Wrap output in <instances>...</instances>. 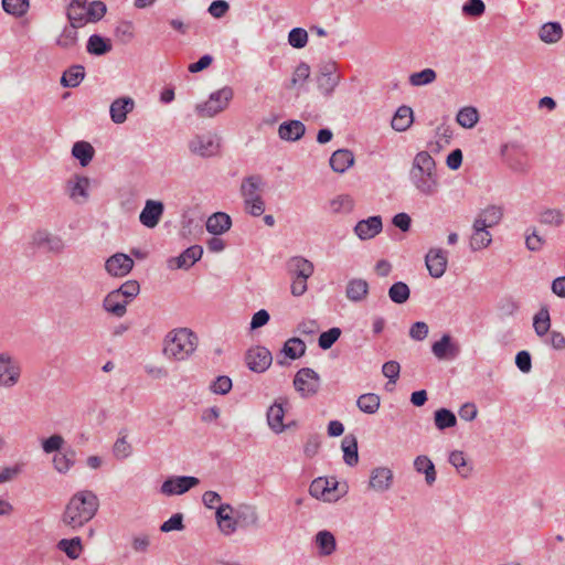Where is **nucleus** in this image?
I'll return each instance as SVG.
<instances>
[{
    "label": "nucleus",
    "mask_w": 565,
    "mask_h": 565,
    "mask_svg": "<svg viewBox=\"0 0 565 565\" xmlns=\"http://www.w3.org/2000/svg\"><path fill=\"white\" fill-rule=\"evenodd\" d=\"M425 263L430 276L440 278L447 269V253L441 248H430L425 257Z\"/></svg>",
    "instance_id": "13"
},
{
    "label": "nucleus",
    "mask_w": 565,
    "mask_h": 565,
    "mask_svg": "<svg viewBox=\"0 0 565 565\" xmlns=\"http://www.w3.org/2000/svg\"><path fill=\"white\" fill-rule=\"evenodd\" d=\"M135 102L131 97H120L110 105V118L115 124H122L127 119V114L132 111Z\"/></svg>",
    "instance_id": "21"
},
{
    "label": "nucleus",
    "mask_w": 565,
    "mask_h": 565,
    "mask_svg": "<svg viewBox=\"0 0 565 565\" xmlns=\"http://www.w3.org/2000/svg\"><path fill=\"white\" fill-rule=\"evenodd\" d=\"M54 469L60 473H67L75 463V451L57 452L53 457Z\"/></svg>",
    "instance_id": "40"
},
{
    "label": "nucleus",
    "mask_w": 565,
    "mask_h": 565,
    "mask_svg": "<svg viewBox=\"0 0 565 565\" xmlns=\"http://www.w3.org/2000/svg\"><path fill=\"white\" fill-rule=\"evenodd\" d=\"M414 469L418 473L425 475V481L428 486H431L437 478V472L433 461L425 455L417 456L414 460Z\"/></svg>",
    "instance_id": "30"
},
{
    "label": "nucleus",
    "mask_w": 565,
    "mask_h": 565,
    "mask_svg": "<svg viewBox=\"0 0 565 565\" xmlns=\"http://www.w3.org/2000/svg\"><path fill=\"white\" fill-rule=\"evenodd\" d=\"M341 330L340 328L333 327L328 331H324L320 334L318 343L319 347L323 350L330 349L340 338Z\"/></svg>",
    "instance_id": "54"
},
{
    "label": "nucleus",
    "mask_w": 565,
    "mask_h": 565,
    "mask_svg": "<svg viewBox=\"0 0 565 565\" xmlns=\"http://www.w3.org/2000/svg\"><path fill=\"white\" fill-rule=\"evenodd\" d=\"M412 172H436V163L429 152L420 151L416 154Z\"/></svg>",
    "instance_id": "43"
},
{
    "label": "nucleus",
    "mask_w": 565,
    "mask_h": 565,
    "mask_svg": "<svg viewBox=\"0 0 565 565\" xmlns=\"http://www.w3.org/2000/svg\"><path fill=\"white\" fill-rule=\"evenodd\" d=\"M89 186V179L86 177H79L75 175L74 179L68 181V190L71 198L74 200H78L79 198L82 201L87 200V189Z\"/></svg>",
    "instance_id": "37"
},
{
    "label": "nucleus",
    "mask_w": 565,
    "mask_h": 565,
    "mask_svg": "<svg viewBox=\"0 0 565 565\" xmlns=\"http://www.w3.org/2000/svg\"><path fill=\"white\" fill-rule=\"evenodd\" d=\"M436 79V72L431 68H425L409 76V83L413 86L430 84Z\"/></svg>",
    "instance_id": "53"
},
{
    "label": "nucleus",
    "mask_w": 565,
    "mask_h": 565,
    "mask_svg": "<svg viewBox=\"0 0 565 565\" xmlns=\"http://www.w3.org/2000/svg\"><path fill=\"white\" fill-rule=\"evenodd\" d=\"M340 76H324L320 74L317 76L318 87L324 95H330L338 86Z\"/></svg>",
    "instance_id": "58"
},
{
    "label": "nucleus",
    "mask_w": 565,
    "mask_h": 565,
    "mask_svg": "<svg viewBox=\"0 0 565 565\" xmlns=\"http://www.w3.org/2000/svg\"><path fill=\"white\" fill-rule=\"evenodd\" d=\"M203 254V249L199 245L191 246L186 248L181 255L178 257H172L168 260V267L171 269H181V268H190L193 266Z\"/></svg>",
    "instance_id": "15"
},
{
    "label": "nucleus",
    "mask_w": 565,
    "mask_h": 565,
    "mask_svg": "<svg viewBox=\"0 0 565 565\" xmlns=\"http://www.w3.org/2000/svg\"><path fill=\"white\" fill-rule=\"evenodd\" d=\"M369 292V285L364 279H352L347 286V297L351 301L363 300Z\"/></svg>",
    "instance_id": "39"
},
{
    "label": "nucleus",
    "mask_w": 565,
    "mask_h": 565,
    "mask_svg": "<svg viewBox=\"0 0 565 565\" xmlns=\"http://www.w3.org/2000/svg\"><path fill=\"white\" fill-rule=\"evenodd\" d=\"M394 482V472L391 468L380 466L371 469L367 489L375 493H384L391 490Z\"/></svg>",
    "instance_id": "7"
},
{
    "label": "nucleus",
    "mask_w": 565,
    "mask_h": 565,
    "mask_svg": "<svg viewBox=\"0 0 565 565\" xmlns=\"http://www.w3.org/2000/svg\"><path fill=\"white\" fill-rule=\"evenodd\" d=\"M486 11V6L482 0H468L463 7L462 12L467 17L478 18Z\"/></svg>",
    "instance_id": "59"
},
{
    "label": "nucleus",
    "mask_w": 565,
    "mask_h": 565,
    "mask_svg": "<svg viewBox=\"0 0 565 565\" xmlns=\"http://www.w3.org/2000/svg\"><path fill=\"white\" fill-rule=\"evenodd\" d=\"M183 527V516L181 513H177L161 524L160 531L168 533L171 531H181Z\"/></svg>",
    "instance_id": "63"
},
{
    "label": "nucleus",
    "mask_w": 565,
    "mask_h": 565,
    "mask_svg": "<svg viewBox=\"0 0 565 565\" xmlns=\"http://www.w3.org/2000/svg\"><path fill=\"white\" fill-rule=\"evenodd\" d=\"M64 443V438L61 435L55 434L42 441V449L45 454H52L54 451H58L63 447Z\"/></svg>",
    "instance_id": "61"
},
{
    "label": "nucleus",
    "mask_w": 565,
    "mask_h": 565,
    "mask_svg": "<svg viewBox=\"0 0 565 565\" xmlns=\"http://www.w3.org/2000/svg\"><path fill=\"white\" fill-rule=\"evenodd\" d=\"M491 216L492 217L489 220L481 216L475 220L470 237V247L472 250L484 249L491 244L492 236L488 230L499 222V217H497L495 214H491Z\"/></svg>",
    "instance_id": "4"
},
{
    "label": "nucleus",
    "mask_w": 565,
    "mask_h": 565,
    "mask_svg": "<svg viewBox=\"0 0 565 565\" xmlns=\"http://www.w3.org/2000/svg\"><path fill=\"white\" fill-rule=\"evenodd\" d=\"M57 548L66 554L71 559H77L83 553V544L81 537L62 539L57 543Z\"/></svg>",
    "instance_id": "35"
},
{
    "label": "nucleus",
    "mask_w": 565,
    "mask_h": 565,
    "mask_svg": "<svg viewBox=\"0 0 565 565\" xmlns=\"http://www.w3.org/2000/svg\"><path fill=\"white\" fill-rule=\"evenodd\" d=\"M409 288L405 282L398 281L391 286L388 289V296L395 303H404L409 298Z\"/></svg>",
    "instance_id": "49"
},
{
    "label": "nucleus",
    "mask_w": 565,
    "mask_h": 565,
    "mask_svg": "<svg viewBox=\"0 0 565 565\" xmlns=\"http://www.w3.org/2000/svg\"><path fill=\"white\" fill-rule=\"evenodd\" d=\"M342 450L344 462L349 466H355L359 461L358 441L352 435H348L342 440Z\"/></svg>",
    "instance_id": "38"
},
{
    "label": "nucleus",
    "mask_w": 565,
    "mask_h": 565,
    "mask_svg": "<svg viewBox=\"0 0 565 565\" xmlns=\"http://www.w3.org/2000/svg\"><path fill=\"white\" fill-rule=\"evenodd\" d=\"M332 212H350L354 209V200L348 194H341L331 202Z\"/></svg>",
    "instance_id": "57"
},
{
    "label": "nucleus",
    "mask_w": 565,
    "mask_h": 565,
    "mask_svg": "<svg viewBox=\"0 0 565 565\" xmlns=\"http://www.w3.org/2000/svg\"><path fill=\"white\" fill-rule=\"evenodd\" d=\"M128 302L135 299L139 291L140 286L137 280H127L118 289H116Z\"/></svg>",
    "instance_id": "56"
},
{
    "label": "nucleus",
    "mask_w": 565,
    "mask_h": 565,
    "mask_svg": "<svg viewBox=\"0 0 565 565\" xmlns=\"http://www.w3.org/2000/svg\"><path fill=\"white\" fill-rule=\"evenodd\" d=\"M294 386L301 397L313 396L320 388V376L312 369H300L295 375Z\"/></svg>",
    "instance_id": "6"
},
{
    "label": "nucleus",
    "mask_w": 565,
    "mask_h": 565,
    "mask_svg": "<svg viewBox=\"0 0 565 565\" xmlns=\"http://www.w3.org/2000/svg\"><path fill=\"white\" fill-rule=\"evenodd\" d=\"M315 543L320 556H329L337 550L334 535L327 530L319 531L315 536Z\"/></svg>",
    "instance_id": "27"
},
{
    "label": "nucleus",
    "mask_w": 565,
    "mask_h": 565,
    "mask_svg": "<svg viewBox=\"0 0 565 565\" xmlns=\"http://www.w3.org/2000/svg\"><path fill=\"white\" fill-rule=\"evenodd\" d=\"M32 244L35 247L52 254H61L65 248V244L60 236L53 235L44 230L36 231L32 235Z\"/></svg>",
    "instance_id": "10"
},
{
    "label": "nucleus",
    "mask_w": 565,
    "mask_h": 565,
    "mask_svg": "<svg viewBox=\"0 0 565 565\" xmlns=\"http://www.w3.org/2000/svg\"><path fill=\"white\" fill-rule=\"evenodd\" d=\"M507 158L510 167L516 171H524L529 167L527 152L522 146L511 145L508 147Z\"/></svg>",
    "instance_id": "26"
},
{
    "label": "nucleus",
    "mask_w": 565,
    "mask_h": 565,
    "mask_svg": "<svg viewBox=\"0 0 565 565\" xmlns=\"http://www.w3.org/2000/svg\"><path fill=\"white\" fill-rule=\"evenodd\" d=\"M72 154L82 167H86L93 160L95 154L94 147L87 141H76L72 148Z\"/></svg>",
    "instance_id": "33"
},
{
    "label": "nucleus",
    "mask_w": 565,
    "mask_h": 565,
    "mask_svg": "<svg viewBox=\"0 0 565 565\" xmlns=\"http://www.w3.org/2000/svg\"><path fill=\"white\" fill-rule=\"evenodd\" d=\"M544 243H545L544 237L542 235H540L535 228H533L532 232L526 234V236H525L526 248L531 252L541 250Z\"/></svg>",
    "instance_id": "62"
},
{
    "label": "nucleus",
    "mask_w": 565,
    "mask_h": 565,
    "mask_svg": "<svg viewBox=\"0 0 565 565\" xmlns=\"http://www.w3.org/2000/svg\"><path fill=\"white\" fill-rule=\"evenodd\" d=\"M20 362L9 353H0V387L11 388L21 377Z\"/></svg>",
    "instance_id": "5"
},
{
    "label": "nucleus",
    "mask_w": 565,
    "mask_h": 565,
    "mask_svg": "<svg viewBox=\"0 0 565 565\" xmlns=\"http://www.w3.org/2000/svg\"><path fill=\"white\" fill-rule=\"evenodd\" d=\"M449 462L462 478L470 477L472 465L467 460L462 451L455 450L450 452Z\"/></svg>",
    "instance_id": "36"
},
{
    "label": "nucleus",
    "mask_w": 565,
    "mask_h": 565,
    "mask_svg": "<svg viewBox=\"0 0 565 565\" xmlns=\"http://www.w3.org/2000/svg\"><path fill=\"white\" fill-rule=\"evenodd\" d=\"M198 347L196 335L188 328L173 329L163 340L162 353L173 361H185Z\"/></svg>",
    "instance_id": "2"
},
{
    "label": "nucleus",
    "mask_w": 565,
    "mask_h": 565,
    "mask_svg": "<svg viewBox=\"0 0 565 565\" xmlns=\"http://www.w3.org/2000/svg\"><path fill=\"white\" fill-rule=\"evenodd\" d=\"M87 51L93 55H104L111 51V43L100 35L93 34L88 39Z\"/></svg>",
    "instance_id": "44"
},
{
    "label": "nucleus",
    "mask_w": 565,
    "mask_h": 565,
    "mask_svg": "<svg viewBox=\"0 0 565 565\" xmlns=\"http://www.w3.org/2000/svg\"><path fill=\"white\" fill-rule=\"evenodd\" d=\"M232 226L230 214H211L206 220V230L214 235L223 234Z\"/></svg>",
    "instance_id": "31"
},
{
    "label": "nucleus",
    "mask_w": 565,
    "mask_h": 565,
    "mask_svg": "<svg viewBox=\"0 0 565 565\" xmlns=\"http://www.w3.org/2000/svg\"><path fill=\"white\" fill-rule=\"evenodd\" d=\"M356 406L362 413L373 415L380 409L381 397L375 393L362 394L356 399Z\"/></svg>",
    "instance_id": "34"
},
{
    "label": "nucleus",
    "mask_w": 565,
    "mask_h": 565,
    "mask_svg": "<svg viewBox=\"0 0 565 565\" xmlns=\"http://www.w3.org/2000/svg\"><path fill=\"white\" fill-rule=\"evenodd\" d=\"M106 13V6L102 1H94L87 7V22L99 21Z\"/></svg>",
    "instance_id": "60"
},
{
    "label": "nucleus",
    "mask_w": 565,
    "mask_h": 565,
    "mask_svg": "<svg viewBox=\"0 0 565 565\" xmlns=\"http://www.w3.org/2000/svg\"><path fill=\"white\" fill-rule=\"evenodd\" d=\"M382 220L379 215H373L366 220L360 221L354 232L360 239H370L375 237L382 231Z\"/></svg>",
    "instance_id": "19"
},
{
    "label": "nucleus",
    "mask_w": 565,
    "mask_h": 565,
    "mask_svg": "<svg viewBox=\"0 0 565 565\" xmlns=\"http://www.w3.org/2000/svg\"><path fill=\"white\" fill-rule=\"evenodd\" d=\"M260 184V177H248L242 183V193L245 198L246 205H250L253 210H259L263 212L265 209V203L259 195Z\"/></svg>",
    "instance_id": "9"
},
{
    "label": "nucleus",
    "mask_w": 565,
    "mask_h": 565,
    "mask_svg": "<svg viewBox=\"0 0 565 565\" xmlns=\"http://www.w3.org/2000/svg\"><path fill=\"white\" fill-rule=\"evenodd\" d=\"M288 42L295 49H302L308 42V33L302 28H295L288 34Z\"/></svg>",
    "instance_id": "55"
},
{
    "label": "nucleus",
    "mask_w": 565,
    "mask_h": 565,
    "mask_svg": "<svg viewBox=\"0 0 565 565\" xmlns=\"http://www.w3.org/2000/svg\"><path fill=\"white\" fill-rule=\"evenodd\" d=\"M3 10L14 17H22L29 9V0H2Z\"/></svg>",
    "instance_id": "50"
},
{
    "label": "nucleus",
    "mask_w": 565,
    "mask_h": 565,
    "mask_svg": "<svg viewBox=\"0 0 565 565\" xmlns=\"http://www.w3.org/2000/svg\"><path fill=\"white\" fill-rule=\"evenodd\" d=\"M288 271L292 277L309 278L313 274V264L303 257H292L287 263Z\"/></svg>",
    "instance_id": "28"
},
{
    "label": "nucleus",
    "mask_w": 565,
    "mask_h": 565,
    "mask_svg": "<svg viewBox=\"0 0 565 565\" xmlns=\"http://www.w3.org/2000/svg\"><path fill=\"white\" fill-rule=\"evenodd\" d=\"M285 414L286 411L284 408L282 402L276 401L273 405L269 406L266 414L267 424L275 434H281L291 426V424H284Z\"/></svg>",
    "instance_id": "17"
},
{
    "label": "nucleus",
    "mask_w": 565,
    "mask_h": 565,
    "mask_svg": "<svg viewBox=\"0 0 565 565\" xmlns=\"http://www.w3.org/2000/svg\"><path fill=\"white\" fill-rule=\"evenodd\" d=\"M562 34L563 29L557 22H547L543 24L539 32L540 39L545 43L557 42L562 38Z\"/></svg>",
    "instance_id": "41"
},
{
    "label": "nucleus",
    "mask_w": 565,
    "mask_h": 565,
    "mask_svg": "<svg viewBox=\"0 0 565 565\" xmlns=\"http://www.w3.org/2000/svg\"><path fill=\"white\" fill-rule=\"evenodd\" d=\"M479 120L477 108L467 106L461 108L457 114V122L463 128H472Z\"/></svg>",
    "instance_id": "45"
},
{
    "label": "nucleus",
    "mask_w": 565,
    "mask_h": 565,
    "mask_svg": "<svg viewBox=\"0 0 565 565\" xmlns=\"http://www.w3.org/2000/svg\"><path fill=\"white\" fill-rule=\"evenodd\" d=\"M191 152L201 157H211L217 153L218 143L210 135L195 136L189 142Z\"/></svg>",
    "instance_id": "16"
},
{
    "label": "nucleus",
    "mask_w": 565,
    "mask_h": 565,
    "mask_svg": "<svg viewBox=\"0 0 565 565\" xmlns=\"http://www.w3.org/2000/svg\"><path fill=\"white\" fill-rule=\"evenodd\" d=\"M70 23L75 28H81L87 23V1L73 0L67 9Z\"/></svg>",
    "instance_id": "23"
},
{
    "label": "nucleus",
    "mask_w": 565,
    "mask_h": 565,
    "mask_svg": "<svg viewBox=\"0 0 565 565\" xmlns=\"http://www.w3.org/2000/svg\"><path fill=\"white\" fill-rule=\"evenodd\" d=\"M533 327H534L535 333L539 337L542 338L547 334V332L551 328V319H550V313H548L547 309H542L534 316Z\"/></svg>",
    "instance_id": "46"
},
{
    "label": "nucleus",
    "mask_w": 565,
    "mask_h": 565,
    "mask_svg": "<svg viewBox=\"0 0 565 565\" xmlns=\"http://www.w3.org/2000/svg\"><path fill=\"white\" fill-rule=\"evenodd\" d=\"M77 29L78 28H75L72 24L66 26L56 41L57 45L63 49H70L74 46L77 42Z\"/></svg>",
    "instance_id": "52"
},
{
    "label": "nucleus",
    "mask_w": 565,
    "mask_h": 565,
    "mask_svg": "<svg viewBox=\"0 0 565 565\" xmlns=\"http://www.w3.org/2000/svg\"><path fill=\"white\" fill-rule=\"evenodd\" d=\"M234 510L230 504H221L216 509V521L220 531L225 535L233 534L237 529V521L235 520Z\"/></svg>",
    "instance_id": "18"
},
{
    "label": "nucleus",
    "mask_w": 565,
    "mask_h": 565,
    "mask_svg": "<svg viewBox=\"0 0 565 565\" xmlns=\"http://www.w3.org/2000/svg\"><path fill=\"white\" fill-rule=\"evenodd\" d=\"M337 486L338 482L334 480L317 478L311 482L309 492L316 499L322 500L324 502H333L339 498L337 493Z\"/></svg>",
    "instance_id": "11"
},
{
    "label": "nucleus",
    "mask_w": 565,
    "mask_h": 565,
    "mask_svg": "<svg viewBox=\"0 0 565 565\" xmlns=\"http://www.w3.org/2000/svg\"><path fill=\"white\" fill-rule=\"evenodd\" d=\"M457 418L452 412L446 408H440L435 412V425L438 429L443 430L456 426Z\"/></svg>",
    "instance_id": "48"
},
{
    "label": "nucleus",
    "mask_w": 565,
    "mask_h": 565,
    "mask_svg": "<svg viewBox=\"0 0 565 565\" xmlns=\"http://www.w3.org/2000/svg\"><path fill=\"white\" fill-rule=\"evenodd\" d=\"M129 302L118 294V291L113 290L107 294V296L103 300V308L108 313L121 318L127 312V305Z\"/></svg>",
    "instance_id": "20"
},
{
    "label": "nucleus",
    "mask_w": 565,
    "mask_h": 565,
    "mask_svg": "<svg viewBox=\"0 0 565 565\" xmlns=\"http://www.w3.org/2000/svg\"><path fill=\"white\" fill-rule=\"evenodd\" d=\"M232 388V380L228 376H218L211 384V390L215 394H227Z\"/></svg>",
    "instance_id": "64"
},
{
    "label": "nucleus",
    "mask_w": 565,
    "mask_h": 565,
    "mask_svg": "<svg viewBox=\"0 0 565 565\" xmlns=\"http://www.w3.org/2000/svg\"><path fill=\"white\" fill-rule=\"evenodd\" d=\"M234 96L233 88L224 86L212 93L206 102L196 104L195 111L201 118H211L225 110Z\"/></svg>",
    "instance_id": "3"
},
{
    "label": "nucleus",
    "mask_w": 565,
    "mask_h": 565,
    "mask_svg": "<svg viewBox=\"0 0 565 565\" xmlns=\"http://www.w3.org/2000/svg\"><path fill=\"white\" fill-rule=\"evenodd\" d=\"M413 110L408 106H401L397 108L395 115L392 118V128L396 131H405L413 124Z\"/></svg>",
    "instance_id": "32"
},
{
    "label": "nucleus",
    "mask_w": 565,
    "mask_h": 565,
    "mask_svg": "<svg viewBox=\"0 0 565 565\" xmlns=\"http://www.w3.org/2000/svg\"><path fill=\"white\" fill-rule=\"evenodd\" d=\"M282 352L290 359L295 360L302 356L306 352V344L299 338H291L286 341Z\"/></svg>",
    "instance_id": "47"
},
{
    "label": "nucleus",
    "mask_w": 565,
    "mask_h": 565,
    "mask_svg": "<svg viewBox=\"0 0 565 565\" xmlns=\"http://www.w3.org/2000/svg\"><path fill=\"white\" fill-rule=\"evenodd\" d=\"M132 267V258L122 253L110 256L105 263L107 273L113 277H124L131 271Z\"/></svg>",
    "instance_id": "14"
},
{
    "label": "nucleus",
    "mask_w": 565,
    "mask_h": 565,
    "mask_svg": "<svg viewBox=\"0 0 565 565\" xmlns=\"http://www.w3.org/2000/svg\"><path fill=\"white\" fill-rule=\"evenodd\" d=\"M416 188L425 193L433 194L437 190L436 172H412Z\"/></svg>",
    "instance_id": "29"
},
{
    "label": "nucleus",
    "mask_w": 565,
    "mask_h": 565,
    "mask_svg": "<svg viewBox=\"0 0 565 565\" xmlns=\"http://www.w3.org/2000/svg\"><path fill=\"white\" fill-rule=\"evenodd\" d=\"M84 76V67L82 65H73L63 73L61 84L64 87H76L79 85Z\"/></svg>",
    "instance_id": "42"
},
{
    "label": "nucleus",
    "mask_w": 565,
    "mask_h": 565,
    "mask_svg": "<svg viewBox=\"0 0 565 565\" xmlns=\"http://www.w3.org/2000/svg\"><path fill=\"white\" fill-rule=\"evenodd\" d=\"M306 132L305 125L299 120H289L282 122L278 128V135L282 140L297 141Z\"/></svg>",
    "instance_id": "25"
},
{
    "label": "nucleus",
    "mask_w": 565,
    "mask_h": 565,
    "mask_svg": "<svg viewBox=\"0 0 565 565\" xmlns=\"http://www.w3.org/2000/svg\"><path fill=\"white\" fill-rule=\"evenodd\" d=\"M98 508L99 500L93 491H77L65 505L61 521L71 530H78L96 515Z\"/></svg>",
    "instance_id": "1"
},
{
    "label": "nucleus",
    "mask_w": 565,
    "mask_h": 565,
    "mask_svg": "<svg viewBox=\"0 0 565 565\" xmlns=\"http://www.w3.org/2000/svg\"><path fill=\"white\" fill-rule=\"evenodd\" d=\"M431 351L438 360L452 359L459 353V347L451 341L449 334H444L431 345Z\"/></svg>",
    "instance_id": "22"
},
{
    "label": "nucleus",
    "mask_w": 565,
    "mask_h": 565,
    "mask_svg": "<svg viewBox=\"0 0 565 565\" xmlns=\"http://www.w3.org/2000/svg\"><path fill=\"white\" fill-rule=\"evenodd\" d=\"M199 482L200 480L196 477H170L161 484L160 492L166 497L181 495L198 486Z\"/></svg>",
    "instance_id": "8"
},
{
    "label": "nucleus",
    "mask_w": 565,
    "mask_h": 565,
    "mask_svg": "<svg viewBox=\"0 0 565 565\" xmlns=\"http://www.w3.org/2000/svg\"><path fill=\"white\" fill-rule=\"evenodd\" d=\"M354 163V154L349 149L335 150L330 157V167L334 172L343 173Z\"/></svg>",
    "instance_id": "24"
},
{
    "label": "nucleus",
    "mask_w": 565,
    "mask_h": 565,
    "mask_svg": "<svg viewBox=\"0 0 565 565\" xmlns=\"http://www.w3.org/2000/svg\"><path fill=\"white\" fill-rule=\"evenodd\" d=\"M246 364L254 372H265L273 362L271 353L265 347H255L247 351Z\"/></svg>",
    "instance_id": "12"
},
{
    "label": "nucleus",
    "mask_w": 565,
    "mask_h": 565,
    "mask_svg": "<svg viewBox=\"0 0 565 565\" xmlns=\"http://www.w3.org/2000/svg\"><path fill=\"white\" fill-rule=\"evenodd\" d=\"M132 452L131 444L128 441L127 436L118 437L113 446V454L114 456L119 459L124 460L127 459Z\"/></svg>",
    "instance_id": "51"
}]
</instances>
